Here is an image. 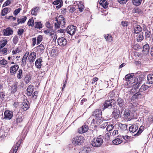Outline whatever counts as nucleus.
<instances>
[{"mask_svg": "<svg viewBox=\"0 0 153 153\" xmlns=\"http://www.w3.org/2000/svg\"><path fill=\"white\" fill-rule=\"evenodd\" d=\"M131 111L126 108L124 112L123 117L124 119L127 121H130L132 119H137V117L136 113L135 112L131 113Z\"/></svg>", "mask_w": 153, "mask_h": 153, "instance_id": "1", "label": "nucleus"}, {"mask_svg": "<svg viewBox=\"0 0 153 153\" xmlns=\"http://www.w3.org/2000/svg\"><path fill=\"white\" fill-rule=\"evenodd\" d=\"M103 139L101 135L94 138L91 142L92 146L94 147H99L102 144Z\"/></svg>", "mask_w": 153, "mask_h": 153, "instance_id": "2", "label": "nucleus"}, {"mask_svg": "<svg viewBox=\"0 0 153 153\" xmlns=\"http://www.w3.org/2000/svg\"><path fill=\"white\" fill-rule=\"evenodd\" d=\"M76 27L73 25L69 26L67 28V33L71 35V38L73 39H75L76 38V36L73 35H74L76 31Z\"/></svg>", "mask_w": 153, "mask_h": 153, "instance_id": "3", "label": "nucleus"}, {"mask_svg": "<svg viewBox=\"0 0 153 153\" xmlns=\"http://www.w3.org/2000/svg\"><path fill=\"white\" fill-rule=\"evenodd\" d=\"M115 101L113 99L106 100L103 104L104 108V109L111 108L113 106L114 107L115 103Z\"/></svg>", "mask_w": 153, "mask_h": 153, "instance_id": "4", "label": "nucleus"}, {"mask_svg": "<svg viewBox=\"0 0 153 153\" xmlns=\"http://www.w3.org/2000/svg\"><path fill=\"white\" fill-rule=\"evenodd\" d=\"M20 84L18 82H14L13 84L9 87V90L12 94H14L17 90L18 88L20 86Z\"/></svg>", "mask_w": 153, "mask_h": 153, "instance_id": "5", "label": "nucleus"}, {"mask_svg": "<svg viewBox=\"0 0 153 153\" xmlns=\"http://www.w3.org/2000/svg\"><path fill=\"white\" fill-rule=\"evenodd\" d=\"M4 118L7 120L11 119L13 117V112L11 111L7 110L5 111L4 113Z\"/></svg>", "mask_w": 153, "mask_h": 153, "instance_id": "6", "label": "nucleus"}, {"mask_svg": "<svg viewBox=\"0 0 153 153\" xmlns=\"http://www.w3.org/2000/svg\"><path fill=\"white\" fill-rule=\"evenodd\" d=\"M21 107L24 111H26L29 108V104L27 100H24L21 104Z\"/></svg>", "mask_w": 153, "mask_h": 153, "instance_id": "7", "label": "nucleus"}, {"mask_svg": "<svg viewBox=\"0 0 153 153\" xmlns=\"http://www.w3.org/2000/svg\"><path fill=\"white\" fill-rule=\"evenodd\" d=\"M67 41L64 37L59 38L58 39V44L61 46H64L67 44Z\"/></svg>", "mask_w": 153, "mask_h": 153, "instance_id": "8", "label": "nucleus"}, {"mask_svg": "<svg viewBox=\"0 0 153 153\" xmlns=\"http://www.w3.org/2000/svg\"><path fill=\"white\" fill-rule=\"evenodd\" d=\"M88 126L86 125H83L78 129V133L79 134H83L87 132L88 130Z\"/></svg>", "mask_w": 153, "mask_h": 153, "instance_id": "9", "label": "nucleus"}, {"mask_svg": "<svg viewBox=\"0 0 153 153\" xmlns=\"http://www.w3.org/2000/svg\"><path fill=\"white\" fill-rule=\"evenodd\" d=\"M125 81H127L128 82H129L130 83V81L131 79H134V81H137L138 79L135 77H133L130 74H128L125 76V78L123 79Z\"/></svg>", "mask_w": 153, "mask_h": 153, "instance_id": "10", "label": "nucleus"}, {"mask_svg": "<svg viewBox=\"0 0 153 153\" xmlns=\"http://www.w3.org/2000/svg\"><path fill=\"white\" fill-rule=\"evenodd\" d=\"M45 48L42 44L36 48V52L40 54H42L45 52Z\"/></svg>", "mask_w": 153, "mask_h": 153, "instance_id": "11", "label": "nucleus"}, {"mask_svg": "<svg viewBox=\"0 0 153 153\" xmlns=\"http://www.w3.org/2000/svg\"><path fill=\"white\" fill-rule=\"evenodd\" d=\"M4 35L5 36H8L11 35L13 34V31L12 28L9 27L4 29L3 31Z\"/></svg>", "mask_w": 153, "mask_h": 153, "instance_id": "12", "label": "nucleus"}, {"mask_svg": "<svg viewBox=\"0 0 153 153\" xmlns=\"http://www.w3.org/2000/svg\"><path fill=\"white\" fill-rule=\"evenodd\" d=\"M36 53L34 52H32L30 53L28 57L30 62L32 63L34 61L36 57Z\"/></svg>", "mask_w": 153, "mask_h": 153, "instance_id": "13", "label": "nucleus"}, {"mask_svg": "<svg viewBox=\"0 0 153 153\" xmlns=\"http://www.w3.org/2000/svg\"><path fill=\"white\" fill-rule=\"evenodd\" d=\"M42 58L40 57L39 58L37 59L36 60L35 65L37 68L40 69L41 68L42 65Z\"/></svg>", "mask_w": 153, "mask_h": 153, "instance_id": "14", "label": "nucleus"}, {"mask_svg": "<svg viewBox=\"0 0 153 153\" xmlns=\"http://www.w3.org/2000/svg\"><path fill=\"white\" fill-rule=\"evenodd\" d=\"M91 151L90 147L85 146L81 149L79 151V153H89Z\"/></svg>", "mask_w": 153, "mask_h": 153, "instance_id": "15", "label": "nucleus"}, {"mask_svg": "<svg viewBox=\"0 0 153 153\" xmlns=\"http://www.w3.org/2000/svg\"><path fill=\"white\" fill-rule=\"evenodd\" d=\"M16 122L17 123H20L22 122L24 119V116L20 112H18L16 116Z\"/></svg>", "mask_w": 153, "mask_h": 153, "instance_id": "16", "label": "nucleus"}, {"mask_svg": "<svg viewBox=\"0 0 153 153\" xmlns=\"http://www.w3.org/2000/svg\"><path fill=\"white\" fill-rule=\"evenodd\" d=\"M117 104L120 108H123L124 107V102L123 99L119 98L116 101Z\"/></svg>", "mask_w": 153, "mask_h": 153, "instance_id": "17", "label": "nucleus"}, {"mask_svg": "<svg viewBox=\"0 0 153 153\" xmlns=\"http://www.w3.org/2000/svg\"><path fill=\"white\" fill-rule=\"evenodd\" d=\"M92 115L95 117H102V111L101 110L96 109L93 112Z\"/></svg>", "mask_w": 153, "mask_h": 153, "instance_id": "18", "label": "nucleus"}, {"mask_svg": "<svg viewBox=\"0 0 153 153\" xmlns=\"http://www.w3.org/2000/svg\"><path fill=\"white\" fill-rule=\"evenodd\" d=\"M34 86L32 85H30L27 89V94L28 96H31L33 91H34Z\"/></svg>", "mask_w": 153, "mask_h": 153, "instance_id": "19", "label": "nucleus"}, {"mask_svg": "<svg viewBox=\"0 0 153 153\" xmlns=\"http://www.w3.org/2000/svg\"><path fill=\"white\" fill-rule=\"evenodd\" d=\"M120 113V111L119 110L117 109L114 108L112 112V114L113 115V117L115 119L118 118L119 117Z\"/></svg>", "mask_w": 153, "mask_h": 153, "instance_id": "20", "label": "nucleus"}, {"mask_svg": "<svg viewBox=\"0 0 153 153\" xmlns=\"http://www.w3.org/2000/svg\"><path fill=\"white\" fill-rule=\"evenodd\" d=\"M138 128L137 124H135L130 127L129 129L130 132L134 133L138 129Z\"/></svg>", "mask_w": 153, "mask_h": 153, "instance_id": "21", "label": "nucleus"}, {"mask_svg": "<svg viewBox=\"0 0 153 153\" xmlns=\"http://www.w3.org/2000/svg\"><path fill=\"white\" fill-rule=\"evenodd\" d=\"M121 138V136H117L114 140L112 141L113 143L115 145H117L121 143L122 142V141L120 140Z\"/></svg>", "mask_w": 153, "mask_h": 153, "instance_id": "22", "label": "nucleus"}, {"mask_svg": "<svg viewBox=\"0 0 153 153\" xmlns=\"http://www.w3.org/2000/svg\"><path fill=\"white\" fill-rule=\"evenodd\" d=\"M143 51L145 54H147L149 51L150 47L148 44H147L143 46Z\"/></svg>", "mask_w": 153, "mask_h": 153, "instance_id": "23", "label": "nucleus"}, {"mask_svg": "<svg viewBox=\"0 0 153 153\" xmlns=\"http://www.w3.org/2000/svg\"><path fill=\"white\" fill-rule=\"evenodd\" d=\"M19 68L18 65H16L11 67L10 68V73L15 74L16 72L17 71Z\"/></svg>", "mask_w": 153, "mask_h": 153, "instance_id": "24", "label": "nucleus"}, {"mask_svg": "<svg viewBox=\"0 0 153 153\" xmlns=\"http://www.w3.org/2000/svg\"><path fill=\"white\" fill-rule=\"evenodd\" d=\"M147 83L149 84L153 83V74H151L147 76Z\"/></svg>", "mask_w": 153, "mask_h": 153, "instance_id": "25", "label": "nucleus"}, {"mask_svg": "<svg viewBox=\"0 0 153 153\" xmlns=\"http://www.w3.org/2000/svg\"><path fill=\"white\" fill-rule=\"evenodd\" d=\"M134 32L135 33H139L142 30V27L139 25L134 27Z\"/></svg>", "mask_w": 153, "mask_h": 153, "instance_id": "26", "label": "nucleus"}, {"mask_svg": "<svg viewBox=\"0 0 153 153\" xmlns=\"http://www.w3.org/2000/svg\"><path fill=\"white\" fill-rule=\"evenodd\" d=\"M77 137V145H80L84 142V138L83 137L81 136H78Z\"/></svg>", "mask_w": 153, "mask_h": 153, "instance_id": "27", "label": "nucleus"}, {"mask_svg": "<svg viewBox=\"0 0 153 153\" xmlns=\"http://www.w3.org/2000/svg\"><path fill=\"white\" fill-rule=\"evenodd\" d=\"M100 4L104 8H106L108 5V3L105 0H101L100 2Z\"/></svg>", "mask_w": 153, "mask_h": 153, "instance_id": "28", "label": "nucleus"}, {"mask_svg": "<svg viewBox=\"0 0 153 153\" xmlns=\"http://www.w3.org/2000/svg\"><path fill=\"white\" fill-rule=\"evenodd\" d=\"M27 19V17L25 16H22V18H18L17 19V22L19 24H22L25 23Z\"/></svg>", "mask_w": 153, "mask_h": 153, "instance_id": "29", "label": "nucleus"}, {"mask_svg": "<svg viewBox=\"0 0 153 153\" xmlns=\"http://www.w3.org/2000/svg\"><path fill=\"white\" fill-rule=\"evenodd\" d=\"M142 97L141 94L139 92H137L133 95L132 96L133 99H137L140 98Z\"/></svg>", "mask_w": 153, "mask_h": 153, "instance_id": "30", "label": "nucleus"}, {"mask_svg": "<svg viewBox=\"0 0 153 153\" xmlns=\"http://www.w3.org/2000/svg\"><path fill=\"white\" fill-rule=\"evenodd\" d=\"M94 122H96L97 125H99L102 121L101 119V117H95V119H94Z\"/></svg>", "mask_w": 153, "mask_h": 153, "instance_id": "31", "label": "nucleus"}, {"mask_svg": "<svg viewBox=\"0 0 153 153\" xmlns=\"http://www.w3.org/2000/svg\"><path fill=\"white\" fill-rule=\"evenodd\" d=\"M142 0H132V3L135 6L140 5L141 3Z\"/></svg>", "mask_w": 153, "mask_h": 153, "instance_id": "32", "label": "nucleus"}, {"mask_svg": "<svg viewBox=\"0 0 153 153\" xmlns=\"http://www.w3.org/2000/svg\"><path fill=\"white\" fill-rule=\"evenodd\" d=\"M34 27L37 29L42 28V24L40 22H35L34 23Z\"/></svg>", "mask_w": 153, "mask_h": 153, "instance_id": "33", "label": "nucleus"}, {"mask_svg": "<svg viewBox=\"0 0 153 153\" xmlns=\"http://www.w3.org/2000/svg\"><path fill=\"white\" fill-rule=\"evenodd\" d=\"M39 9V7H35L32 9L31 10V14L33 15L36 16L37 15V13Z\"/></svg>", "mask_w": 153, "mask_h": 153, "instance_id": "34", "label": "nucleus"}, {"mask_svg": "<svg viewBox=\"0 0 153 153\" xmlns=\"http://www.w3.org/2000/svg\"><path fill=\"white\" fill-rule=\"evenodd\" d=\"M104 37L107 41L110 42L112 40V37L111 35L108 34L104 35Z\"/></svg>", "mask_w": 153, "mask_h": 153, "instance_id": "35", "label": "nucleus"}, {"mask_svg": "<svg viewBox=\"0 0 153 153\" xmlns=\"http://www.w3.org/2000/svg\"><path fill=\"white\" fill-rule=\"evenodd\" d=\"M137 41L138 42H141L143 39V34L140 33L139 35H137L136 36Z\"/></svg>", "mask_w": 153, "mask_h": 153, "instance_id": "36", "label": "nucleus"}, {"mask_svg": "<svg viewBox=\"0 0 153 153\" xmlns=\"http://www.w3.org/2000/svg\"><path fill=\"white\" fill-rule=\"evenodd\" d=\"M22 70V69H19L17 74V77L18 79H21L23 77Z\"/></svg>", "mask_w": 153, "mask_h": 153, "instance_id": "37", "label": "nucleus"}, {"mask_svg": "<svg viewBox=\"0 0 153 153\" xmlns=\"http://www.w3.org/2000/svg\"><path fill=\"white\" fill-rule=\"evenodd\" d=\"M78 6V9L79 11L80 12H82L84 8V6L83 4V3L82 2H80Z\"/></svg>", "mask_w": 153, "mask_h": 153, "instance_id": "38", "label": "nucleus"}, {"mask_svg": "<svg viewBox=\"0 0 153 153\" xmlns=\"http://www.w3.org/2000/svg\"><path fill=\"white\" fill-rule=\"evenodd\" d=\"M149 88V86L145 85H143L140 88L139 91L140 92H143Z\"/></svg>", "mask_w": 153, "mask_h": 153, "instance_id": "39", "label": "nucleus"}, {"mask_svg": "<svg viewBox=\"0 0 153 153\" xmlns=\"http://www.w3.org/2000/svg\"><path fill=\"white\" fill-rule=\"evenodd\" d=\"M143 129L144 126H140L137 133L134 134V136H137L140 135L143 131Z\"/></svg>", "mask_w": 153, "mask_h": 153, "instance_id": "40", "label": "nucleus"}, {"mask_svg": "<svg viewBox=\"0 0 153 153\" xmlns=\"http://www.w3.org/2000/svg\"><path fill=\"white\" fill-rule=\"evenodd\" d=\"M152 33L150 30H146L145 32V36L146 38H150Z\"/></svg>", "mask_w": 153, "mask_h": 153, "instance_id": "41", "label": "nucleus"}, {"mask_svg": "<svg viewBox=\"0 0 153 153\" xmlns=\"http://www.w3.org/2000/svg\"><path fill=\"white\" fill-rule=\"evenodd\" d=\"M38 92L37 91H34L33 93H32L31 97L33 100H35L36 99L38 96Z\"/></svg>", "mask_w": 153, "mask_h": 153, "instance_id": "42", "label": "nucleus"}, {"mask_svg": "<svg viewBox=\"0 0 153 153\" xmlns=\"http://www.w3.org/2000/svg\"><path fill=\"white\" fill-rule=\"evenodd\" d=\"M31 79V77L30 75H27L24 79V81L26 84L28 83Z\"/></svg>", "mask_w": 153, "mask_h": 153, "instance_id": "43", "label": "nucleus"}, {"mask_svg": "<svg viewBox=\"0 0 153 153\" xmlns=\"http://www.w3.org/2000/svg\"><path fill=\"white\" fill-rule=\"evenodd\" d=\"M114 127V126L113 124H108L106 128V130L108 131H111Z\"/></svg>", "mask_w": 153, "mask_h": 153, "instance_id": "44", "label": "nucleus"}, {"mask_svg": "<svg viewBox=\"0 0 153 153\" xmlns=\"http://www.w3.org/2000/svg\"><path fill=\"white\" fill-rule=\"evenodd\" d=\"M59 18H61V19H60L59 21L60 25L62 26H64L65 25V22L64 18L62 17L60 18V16L59 17Z\"/></svg>", "mask_w": 153, "mask_h": 153, "instance_id": "45", "label": "nucleus"}, {"mask_svg": "<svg viewBox=\"0 0 153 153\" xmlns=\"http://www.w3.org/2000/svg\"><path fill=\"white\" fill-rule=\"evenodd\" d=\"M119 126L123 130H126L127 129V125L126 124L120 123L119 124Z\"/></svg>", "mask_w": 153, "mask_h": 153, "instance_id": "46", "label": "nucleus"}, {"mask_svg": "<svg viewBox=\"0 0 153 153\" xmlns=\"http://www.w3.org/2000/svg\"><path fill=\"white\" fill-rule=\"evenodd\" d=\"M34 20L33 19H30L27 22V25L29 26L33 27L34 24Z\"/></svg>", "mask_w": 153, "mask_h": 153, "instance_id": "47", "label": "nucleus"}, {"mask_svg": "<svg viewBox=\"0 0 153 153\" xmlns=\"http://www.w3.org/2000/svg\"><path fill=\"white\" fill-rule=\"evenodd\" d=\"M27 57L24 56L22 60V65L25 66L26 64V61Z\"/></svg>", "mask_w": 153, "mask_h": 153, "instance_id": "48", "label": "nucleus"}, {"mask_svg": "<svg viewBox=\"0 0 153 153\" xmlns=\"http://www.w3.org/2000/svg\"><path fill=\"white\" fill-rule=\"evenodd\" d=\"M43 37L42 36H38L37 38V45L39 44L42 41Z\"/></svg>", "mask_w": 153, "mask_h": 153, "instance_id": "49", "label": "nucleus"}, {"mask_svg": "<svg viewBox=\"0 0 153 153\" xmlns=\"http://www.w3.org/2000/svg\"><path fill=\"white\" fill-rule=\"evenodd\" d=\"M9 9L7 8H4L2 10L1 12V15L4 16L5 15L8 13Z\"/></svg>", "mask_w": 153, "mask_h": 153, "instance_id": "50", "label": "nucleus"}, {"mask_svg": "<svg viewBox=\"0 0 153 153\" xmlns=\"http://www.w3.org/2000/svg\"><path fill=\"white\" fill-rule=\"evenodd\" d=\"M18 149V146H13L11 150L10 153H16Z\"/></svg>", "mask_w": 153, "mask_h": 153, "instance_id": "51", "label": "nucleus"}, {"mask_svg": "<svg viewBox=\"0 0 153 153\" xmlns=\"http://www.w3.org/2000/svg\"><path fill=\"white\" fill-rule=\"evenodd\" d=\"M19 38L17 36H14L13 39V42L15 45L18 42Z\"/></svg>", "mask_w": 153, "mask_h": 153, "instance_id": "52", "label": "nucleus"}, {"mask_svg": "<svg viewBox=\"0 0 153 153\" xmlns=\"http://www.w3.org/2000/svg\"><path fill=\"white\" fill-rule=\"evenodd\" d=\"M141 83V82H137L133 86V88L135 90L138 89Z\"/></svg>", "mask_w": 153, "mask_h": 153, "instance_id": "53", "label": "nucleus"}, {"mask_svg": "<svg viewBox=\"0 0 153 153\" xmlns=\"http://www.w3.org/2000/svg\"><path fill=\"white\" fill-rule=\"evenodd\" d=\"M115 92L113 91L109 94V96L111 98H113L115 97Z\"/></svg>", "mask_w": 153, "mask_h": 153, "instance_id": "54", "label": "nucleus"}, {"mask_svg": "<svg viewBox=\"0 0 153 153\" xmlns=\"http://www.w3.org/2000/svg\"><path fill=\"white\" fill-rule=\"evenodd\" d=\"M56 21H57L55 23V27L56 28L58 29L59 27L60 24L59 23V22L57 19H56Z\"/></svg>", "mask_w": 153, "mask_h": 153, "instance_id": "55", "label": "nucleus"}, {"mask_svg": "<svg viewBox=\"0 0 153 153\" xmlns=\"http://www.w3.org/2000/svg\"><path fill=\"white\" fill-rule=\"evenodd\" d=\"M11 0H7L3 4V7H6L11 3Z\"/></svg>", "mask_w": 153, "mask_h": 153, "instance_id": "56", "label": "nucleus"}, {"mask_svg": "<svg viewBox=\"0 0 153 153\" xmlns=\"http://www.w3.org/2000/svg\"><path fill=\"white\" fill-rule=\"evenodd\" d=\"M24 32V30L22 29H19L18 30L17 33L19 36L22 35Z\"/></svg>", "mask_w": 153, "mask_h": 153, "instance_id": "57", "label": "nucleus"}, {"mask_svg": "<svg viewBox=\"0 0 153 153\" xmlns=\"http://www.w3.org/2000/svg\"><path fill=\"white\" fill-rule=\"evenodd\" d=\"M72 143L76 146V136H74L71 139Z\"/></svg>", "mask_w": 153, "mask_h": 153, "instance_id": "58", "label": "nucleus"}, {"mask_svg": "<svg viewBox=\"0 0 153 153\" xmlns=\"http://www.w3.org/2000/svg\"><path fill=\"white\" fill-rule=\"evenodd\" d=\"M121 25L123 27H126L128 25V22L126 21H123L121 22Z\"/></svg>", "mask_w": 153, "mask_h": 153, "instance_id": "59", "label": "nucleus"}, {"mask_svg": "<svg viewBox=\"0 0 153 153\" xmlns=\"http://www.w3.org/2000/svg\"><path fill=\"white\" fill-rule=\"evenodd\" d=\"M144 76L143 75H140L139 76V81H138V82H141L143 81L144 79Z\"/></svg>", "mask_w": 153, "mask_h": 153, "instance_id": "60", "label": "nucleus"}, {"mask_svg": "<svg viewBox=\"0 0 153 153\" xmlns=\"http://www.w3.org/2000/svg\"><path fill=\"white\" fill-rule=\"evenodd\" d=\"M21 9L20 8H18L17 9L15 10L13 12V14L15 16H16L20 12Z\"/></svg>", "mask_w": 153, "mask_h": 153, "instance_id": "61", "label": "nucleus"}, {"mask_svg": "<svg viewBox=\"0 0 153 153\" xmlns=\"http://www.w3.org/2000/svg\"><path fill=\"white\" fill-rule=\"evenodd\" d=\"M0 64L1 65H5L7 64V61L5 59H3L0 61Z\"/></svg>", "mask_w": 153, "mask_h": 153, "instance_id": "62", "label": "nucleus"}, {"mask_svg": "<svg viewBox=\"0 0 153 153\" xmlns=\"http://www.w3.org/2000/svg\"><path fill=\"white\" fill-rule=\"evenodd\" d=\"M61 1H62V0H56V1H53V4L54 5H57L59 4Z\"/></svg>", "mask_w": 153, "mask_h": 153, "instance_id": "63", "label": "nucleus"}, {"mask_svg": "<svg viewBox=\"0 0 153 153\" xmlns=\"http://www.w3.org/2000/svg\"><path fill=\"white\" fill-rule=\"evenodd\" d=\"M51 31L50 30H45L44 31V33L46 34H48L49 35L51 36L52 35V34L51 33L52 31L51 32Z\"/></svg>", "mask_w": 153, "mask_h": 153, "instance_id": "64", "label": "nucleus"}]
</instances>
